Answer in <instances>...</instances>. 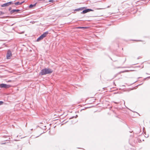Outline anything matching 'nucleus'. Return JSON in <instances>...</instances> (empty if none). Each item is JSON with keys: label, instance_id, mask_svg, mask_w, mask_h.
I'll list each match as a JSON object with an SVG mask.
<instances>
[{"label": "nucleus", "instance_id": "9b49d317", "mask_svg": "<svg viewBox=\"0 0 150 150\" xmlns=\"http://www.w3.org/2000/svg\"><path fill=\"white\" fill-rule=\"evenodd\" d=\"M87 27H77V28L78 29H86Z\"/></svg>", "mask_w": 150, "mask_h": 150}, {"label": "nucleus", "instance_id": "20e7f679", "mask_svg": "<svg viewBox=\"0 0 150 150\" xmlns=\"http://www.w3.org/2000/svg\"><path fill=\"white\" fill-rule=\"evenodd\" d=\"M11 86L10 85H7L3 83H2L0 84V87L1 88H7Z\"/></svg>", "mask_w": 150, "mask_h": 150}, {"label": "nucleus", "instance_id": "a211bd4d", "mask_svg": "<svg viewBox=\"0 0 150 150\" xmlns=\"http://www.w3.org/2000/svg\"><path fill=\"white\" fill-rule=\"evenodd\" d=\"M6 142H4L1 143V144H6Z\"/></svg>", "mask_w": 150, "mask_h": 150}, {"label": "nucleus", "instance_id": "f8f14e48", "mask_svg": "<svg viewBox=\"0 0 150 150\" xmlns=\"http://www.w3.org/2000/svg\"><path fill=\"white\" fill-rule=\"evenodd\" d=\"M15 5L18 6L20 5V2L19 1L16 2L14 3Z\"/></svg>", "mask_w": 150, "mask_h": 150}, {"label": "nucleus", "instance_id": "f257e3e1", "mask_svg": "<svg viewBox=\"0 0 150 150\" xmlns=\"http://www.w3.org/2000/svg\"><path fill=\"white\" fill-rule=\"evenodd\" d=\"M83 11L81 12V14H85L91 11H93V10L90 8H86V7H80L74 10V11Z\"/></svg>", "mask_w": 150, "mask_h": 150}, {"label": "nucleus", "instance_id": "39448f33", "mask_svg": "<svg viewBox=\"0 0 150 150\" xmlns=\"http://www.w3.org/2000/svg\"><path fill=\"white\" fill-rule=\"evenodd\" d=\"M13 4L14 3L13 1H10L1 5V7L7 6L9 5H11L12 4Z\"/></svg>", "mask_w": 150, "mask_h": 150}, {"label": "nucleus", "instance_id": "473e14b6", "mask_svg": "<svg viewBox=\"0 0 150 150\" xmlns=\"http://www.w3.org/2000/svg\"><path fill=\"white\" fill-rule=\"evenodd\" d=\"M146 74H148L147 73H146Z\"/></svg>", "mask_w": 150, "mask_h": 150}, {"label": "nucleus", "instance_id": "b1692460", "mask_svg": "<svg viewBox=\"0 0 150 150\" xmlns=\"http://www.w3.org/2000/svg\"><path fill=\"white\" fill-rule=\"evenodd\" d=\"M142 84H143V83H142L140 84H139L137 86H138L141 85H142Z\"/></svg>", "mask_w": 150, "mask_h": 150}, {"label": "nucleus", "instance_id": "0eeeda50", "mask_svg": "<svg viewBox=\"0 0 150 150\" xmlns=\"http://www.w3.org/2000/svg\"><path fill=\"white\" fill-rule=\"evenodd\" d=\"M21 11L19 9H13L10 11V13L11 14H12L14 13L15 12H18Z\"/></svg>", "mask_w": 150, "mask_h": 150}, {"label": "nucleus", "instance_id": "ddd939ff", "mask_svg": "<svg viewBox=\"0 0 150 150\" xmlns=\"http://www.w3.org/2000/svg\"><path fill=\"white\" fill-rule=\"evenodd\" d=\"M77 117H78V115H76L75 116H73L72 117H71L70 118H69V119H72L73 118H76Z\"/></svg>", "mask_w": 150, "mask_h": 150}, {"label": "nucleus", "instance_id": "9d476101", "mask_svg": "<svg viewBox=\"0 0 150 150\" xmlns=\"http://www.w3.org/2000/svg\"><path fill=\"white\" fill-rule=\"evenodd\" d=\"M36 4H37V2H36L34 4H31L29 5V8H32L33 7H35L36 6Z\"/></svg>", "mask_w": 150, "mask_h": 150}, {"label": "nucleus", "instance_id": "f3484780", "mask_svg": "<svg viewBox=\"0 0 150 150\" xmlns=\"http://www.w3.org/2000/svg\"><path fill=\"white\" fill-rule=\"evenodd\" d=\"M49 2L53 3L54 2V0H50L49 1Z\"/></svg>", "mask_w": 150, "mask_h": 150}, {"label": "nucleus", "instance_id": "72a5a7b5", "mask_svg": "<svg viewBox=\"0 0 150 150\" xmlns=\"http://www.w3.org/2000/svg\"><path fill=\"white\" fill-rule=\"evenodd\" d=\"M136 81H135V82H134V83H135V82H136Z\"/></svg>", "mask_w": 150, "mask_h": 150}, {"label": "nucleus", "instance_id": "c756f323", "mask_svg": "<svg viewBox=\"0 0 150 150\" xmlns=\"http://www.w3.org/2000/svg\"><path fill=\"white\" fill-rule=\"evenodd\" d=\"M115 103H116V102H115Z\"/></svg>", "mask_w": 150, "mask_h": 150}, {"label": "nucleus", "instance_id": "7c9ffc66", "mask_svg": "<svg viewBox=\"0 0 150 150\" xmlns=\"http://www.w3.org/2000/svg\"><path fill=\"white\" fill-rule=\"evenodd\" d=\"M11 81H10V80L8 81H9V82Z\"/></svg>", "mask_w": 150, "mask_h": 150}, {"label": "nucleus", "instance_id": "1a4fd4ad", "mask_svg": "<svg viewBox=\"0 0 150 150\" xmlns=\"http://www.w3.org/2000/svg\"><path fill=\"white\" fill-rule=\"evenodd\" d=\"M43 38L42 36L41 35L37 39L36 41L39 42L42 40Z\"/></svg>", "mask_w": 150, "mask_h": 150}, {"label": "nucleus", "instance_id": "6e6552de", "mask_svg": "<svg viewBox=\"0 0 150 150\" xmlns=\"http://www.w3.org/2000/svg\"><path fill=\"white\" fill-rule=\"evenodd\" d=\"M49 34V32L48 31H46V32L44 33L43 34L41 35L42 38H44L46 37L47 35Z\"/></svg>", "mask_w": 150, "mask_h": 150}, {"label": "nucleus", "instance_id": "412c9836", "mask_svg": "<svg viewBox=\"0 0 150 150\" xmlns=\"http://www.w3.org/2000/svg\"><path fill=\"white\" fill-rule=\"evenodd\" d=\"M12 9V8L11 7H10L9 8L8 10L9 11H10Z\"/></svg>", "mask_w": 150, "mask_h": 150}, {"label": "nucleus", "instance_id": "f704fd0d", "mask_svg": "<svg viewBox=\"0 0 150 150\" xmlns=\"http://www.w3.org/2000/svg\"><path fill=\"white\" fill-rule=\"evenodd\" d=\"M63 125V124H62L61 125Z\"/></svg>", "mask_w": 150, "mask_h": 150}, {"label": "nucleus", "instance_id": "2f4dec72", "mask_svg": "<svg viewBox=\"0 0 150 150\" xmlns=\"http://www.w3.org/2000/svg\"><path fill=\"white\" fill-rule=\"evenodd\" d=\"M21 149L20 150L18 149V150H21Z\"/></svg>", "mask_w": 150, "mask_h": 150}, {"label": "nucleus", "instance_id": "393cba45", "mask_svg": "<svg viewBox=\"0 0 150 150\" xmlns=\"http://www.w3.org/2000/svg\"><path fill=\"white\" fill-rule=\"evenodd\" d=\"M146 78H145L144 79H143V80L144 81L146 79Z\"/></svg>", "mask_w": 150, "mask_h": 150}, {"label": "nucleus", "instance_id": "bb28decb", "mask_svg": "<svg viewBox=\"0 0 150 150\" xmlns=\"http://www.w3.org/2000/svg\"><path fill=\"white\" fill-rule=\"evenodd\" d=\"M24 33V32H22L21 33Z\"/></svg>", "mask_w": 150, "mask_h": 150}, {"label": "nucleus", "instance_id": "dca6fc26", "mask_svg": "<svg viewBox=\"0 0 150 150\" xmlns=\"http://www.w3.org/2000/svg\"><path fill=\"white\" fill-rule=\"evenodd\" d=\"M4 103V102L1 101H0V105H1Z\"/></svg>", "mask_w": 150, "mask_h": 150}, {"label": "nucleus", "instance_id": "aec40b11", "mask_svg": "<svg viewBox=\"0 0 150 150\" xmlns=\"http://www.w3.org/2000/svg\"><path fill=\"white\" fill-rule=\"evenodd\" d=\"M5 17V16H4L1 17H0V18H4Z\"/></svg>", "mask_w": 150, "mask_h": 150}, {"label": "nucleus", "instance_id": "a878e982", "mask_svg": "<svg viewBox=\"0 0 150 150\" xmlns=\"http://www.w3.org/2000/svg\"><path fill=\"white\" fill-rule=\"evenodd\" d=\"M147 78H150V76L148 77Z\"/></svg>", "mask_w": 150, "mask_h": 150}, {"label": "nucleus", "instance_id": "5701e85b", "mask_svg": "<svg viewBox=\"0 0 150 150\" xmlns=\"http://www.w3.org/2000/svg\"><path fill=\"white\" fill-rule=\"evenodd\" d=\"M7 137L6 136H4L3 137L4 138H6Z\"/></svg>", "mask_w": 150, "mask_h": 150}, {"label": "nucleus", "instance_id": "cd10ccee", "mask_svg": "<svg viewBox=\"0 0 150 150\" xmlns=\"http://www.w3.org/2000/svg\"><path fill=\"white\" fill-rule=\"evenodd\" d=\"M140 58L139 57H138V58H137V59H139V58Z\"/></svg>", "mask_w": 150, "mask_h": 150}, {"label": "nucleus", "instance_id": "423d86ee", "mask_svg": "<svg viewBox=\"0 0 150 150\" xmlns=\"http://www.w3.org/2000/svg\"><path fill=\"white\" fill-rule=\"evenodd\" d=\"M12 56L11 51L10 50H8L6 53V58L7 59H10V57Z\"/></svg>", "mask_w": 150, "mask_h": 150}, {"label": "nucleus", "instance_id": "6ab92c4d", "mask_svg": "<svg viewBox=\"0 0 150 150\" xmlns=\"http://www.w3.org/2000/svg\"><path fill=\"white\" fill-rule=\"evenodd\" d=\"M24 2H25V1H23L21 2H20V5L24 3Z\"/></svg>", "mask_w": 150, "mask_h": 150}, {"label": "nucleus", "instance_id": "4468645a", "mask_svg": "<svg viewBox=\"0 0 150 150\" xmlns=\"http://www.w3.org/2000/svg\"><path fill=\"white\" fill-rule=\"evenodd\" d=\"M10 139V138L9 137L8 138V139H7L5 140L4 141H8V142H7V143H9V139Z\"/></svg>", "mask_w": 150, "mask_h": 150}, {"label": "nucleus", "instance_id": "f03ea898", "mask_svg": "<svg viewBox=\"0 0 150 150\" xmlns=\"http://www.w3.org/2000/svg\"><path fill=\"white\" fill-rule=\"evenodd\" d=\"M53 70L49 68H45L42 69L39 73V75L40 76H43L47 74H50L52 73Z\"/></svg>", "mask_w": 150, "mask_h": 150}, {"label": "nucleus", "instance_id": "4be33fe9", "mask_svg": "<svg viewBox=\"0 0 150 150\" xmlns=\"http://www.w3.org/2000/svg\"><path fill=\"white\" fill-rule=\"evenodd\" d=\"M139 140H138V142H141V140L139 139H138Z\"/></svg>", "mask_w": 150, "mask_h": 150}, {"label": "nucleus", "instance_id": "c9c22d12", "mask_svg": "<svg viewBox=\"0 0 150 150\" xmlns=\"http://www.w3.org/2000/svg\"><path fill=\"white\" fill-rule=\"evenodd\" d=\"M78 148V149H80V148Z\"/></svg>", "mask_w": 150, "mask_h": 150}, {"label": "nucleus", "instance_id": "2eb2a0df", "mask_svg": "<svg viewBox=\"0 0 150 150\" xmlns=\"http://www.w3.org/2000/svg\"><path fill=\"white\" fill-rule=\"evenodd\" d=\"M4 14V12L2 11H0V16L3 15Z\"/></svg>", "mask_w": 150, "mask_h": 150}, {"label": "nucleus", "instance_id": "7ed1b4c3", "mask_svg": "<svg viewBox=\"0 0 150 150\" xmlns=\"http://www.w3.org/2000/svg\"><path fill=\"white\" fill-rule=\"evenodd\" d=\"M138 138L133 137L129 139V142L131 145L133 146L138 142Z\"/></svg>", "mask_w": 150, "mask_h": 150}, {"label": "nucleus", "instance_id": "c85d7f7f", "mask_svg": "<svg viewBox=\"0 0 150 150\" xmlns=\"http://www.w3.org/2000/svg\"><path fill=\"white\" fill-rule=\"evenodd\" d=\"M132 132H132H130H130L131 133V132Z\"/></svg>", "mask_w": 150, "mask_h": 150}]
</instances>
